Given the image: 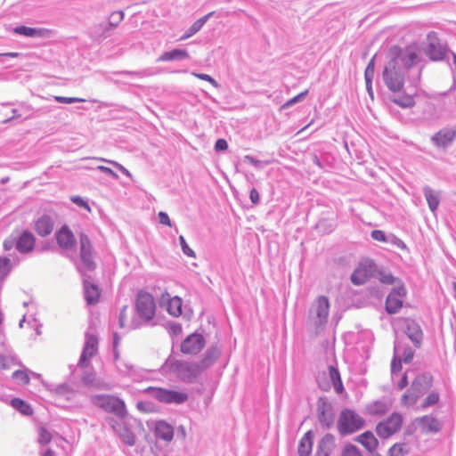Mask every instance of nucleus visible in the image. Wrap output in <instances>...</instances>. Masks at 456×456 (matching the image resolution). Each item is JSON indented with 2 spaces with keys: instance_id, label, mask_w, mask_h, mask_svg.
<instances>
[{
  "instance_id": "58",
  "label": "nucleus",
  "mask_w": 456,
  "mask_h": 456,
  "mask_svg": "<svg viewBox=\"0 0 456 456\" xmlns=\"http://www.w3.org/2000/svg\"><path fill=\"white\" fill-rule=\"evenodd\" d=\"M159 223L162 224H165V225H167V226H171L172 225L169 216H167V213H165L163 211H160L159 213Z\"/></svg>"
},
{
  "instance_id": "43",
  "label": "nucleus",
  "mask_w": 456,
  "mask_h": 456,
  "mask_svg": "<svg viewBox=\"0 0 456 456\" xmlns=\"http://www.w3.org/2000/svg\"><path fill=\"white\" fill-rule=\"evenodd\" d=\"M341 456H362V455L357 447H355L354 445L349 444L344 448Z\"/></svg>"
},
{
  "instance_id": "26",
  "label": "nucleus",
  "mask_w": 456,
  "mask_h": 456,
  "mask_svg": "<svg viewBox=\"0 0 456 456\" xmlns=\"http://www.w3.org/2000/svg\"><path fill=\"white\" fill-rule=\"evenodd\" d=\"M313 447V433L307 431L301 438L298 445V454L300 456H309Z\"/></svg>"
},
{
  "instance_id": "51",
  "label": "nucleus",
  "mask_w": 456,
  "mask_h": 456,
  "mask_svg": "<svg viewBox=\"0 0 456 456\" xmlns=\"http://www.w3.org/2000/svg\"><path fill=\"white\" fill-rule=\"evenodd\" d=\"M101 161H104V162H108L110 164H111L112 166H114L115 167H117L118 170H120L126 176H128V177H131V173L129 172V170H127L125 167H123L121 164L116 162V161H113V160H108V159H99Z\"/></svg>"
},
{
  "instance_id": "22",
  "label": "nucleus",
  "mask_w": 456,
  "mask_h": 456,
  "mask_svg": "<svg viewBox=\"0 0 456 456\" xmlns=\"http://www.w3.org/2000/svg\"><path fill=\"white\" fill-rule=\"evenodd\" d=\"M154 432L156 437L166 442H171L174 437L173 427L163 420L156 423Z\"/></svg>"
},
{
  "instance_id": "28",
  "label": "nucleus",
  "mask_w": 456,
  "mask_h": 456,
  "mask_svg": "<svg viewBox=\"0 0 456 456\" xmlns=\"http://www.w3.org/2000/svg\"><path fill=\"white\" fill-rule=\"evenodd\" d=\"M167 310L169 314L178 317L182 314V299L179 297L168 298L167 302Z\"/></svg>"
},
{
  "instance_id": "13",
  "label": "nucleus",
  "mask_w": 456,
  "mask_h": 456,
  "mask_svg": "<svg viewBox=\"0 0 456 456\" xmlns=\"http://www.w3.org/2000/svg\"><path fill=\"white\" fill-rule=\"evenodd\" d=\"M406 295L405 288L397 286L387 297L386 309L389 314L397 313L403 306V298Z\"/></svg>"
},
{
  "instance_id": "11",
  "label": "nucleus",
  "mask_w": 456,
  "mask_h": 456,
  "mask_svg": "<svg viewBox=\"0 0 456 456\" xmlns=\"http://www.w3.org/2000/svg\"><path fill=\"white\" fill-rule=\"evenodd\" d=\"M375 270V264L371 260H364L352 273L351 281L354 285H362L373 276Z\"/></svg>"
},
{
  "instance_id": "24",
  "label": "nucleus",
  "mask_w": 456,
  "mask_h": 456,
  "mask_svg": "<svg viewBox=\"0 0 456 456\" xmlns=\"http://www.w3.org/2000/svg\"><path fill=\"white\" fill-rule=\"evenodd\" d=\"M85 298L89 305H94L99 301L101 291L99 288L88 281L84 283Z\"/></svg>"
},
{
  "instance_id": "17",
  "label": "nucleus",
  "mask_w": 456,
  "mask_h": 456,
  "mask_svg": "<svg viewBox=\"0 0 456 456\" xmlns=\"http://www.w3.org/2000/svg\"><path fill=\"white\" fill-rule=\"evenodd\" d=\"M35 244L34 235L28 231H24L17 240L16 248L20 253H28L34 249Z\"/></svg>"
},
{
  "instance_id": "42",
  "label": "nucleus",
  "mask_w": 456,
  "mask_h": 456,
  "mask_svg": "<svg viewBox=\"0 0 456 456\" xmlns=\"http://www.w3.org/2000/svg\"><path fill=\"white\" fill-rule=\"evenodd\" d=\"M54 100L59 103H65V104L86 102V100L83 98L64 97V96H54Z\"/></svg>"
},
{
  "instance_id": "38",
  "label": "nucleus",
  "mask_w": 456,
  "mask_h": 456,
  "mask_svg": "<svg viewBox=\"0 0 456 456\" xmlns=\"http://www.w3.org/2000/svg\"><path fill=\"white\" fill-rule=\"evenodd\" d=\"M19 364L16 358L12 355L4 356L0 354V370H6L13 365Z\"/></svg>"
},
{
  "instance_id": "61",
  "label": "nucleus",
  "mask_w": 456,
  "mask_h": 456,
  "mask_svg": "<svg viewBox=\"0 0 456 456\" xmlns=\"http://www.w3.org/2000/svg\"><path fill=\"white\" fill-rule=\"evenodd\" d=\"M249 198L253 204L258 203L260 197L258 191L255 188L251 189L249 192Z\"/></svg>"
},
{
  "instance_id": "54",
  "label": "nucleus",
  "mask_w": 456,
  "mask_h": 456,
  "mask_svg": "<svg viewBox=\"0 0 456 456\" xmlns=\"http://www.w3.org/2000/svg\"><path fill=\"white\" fill-rule=\"evenodd\" d=\"M379 281L384 284H394L397 279L390 273H380Z\"/></svg>"
},
{
  "instance_id": "48",
  "label": "nucleus",
  "mask_w": 456,
  "mask_h": 456,
  "mask_svg": "<svg viewBox=\"0 0 456 456\" xmlns=\"http://www.w3.org/2000/svg\"><path fill=\"white\" fill-rule=\"evenodd\" d=\"M124 19V12L119 11V12H112L110 16V24L111 26H117L119 22H121Z\"/></svg>"
},
{
  "instance_id": "12",
  "label": "nucleus",
  "mask_w": 456,
  "mask_h": 456,
  "mask_svg": "<svg viewBox=\"0 0 456 456\" xmlns=\"http://www.w3.org/2000/svg\"><path fill=\"white\" fill-rule=\"evenodd\" d=\"M79 256L87 269L93 270L95 268L93 246L89 237L85 233H81L79 236Z\"/></svg>"
},
{
  "instance_id": "14",
  "label": "nucleus",
  "mask_w": 456,
  "mask_h": 456,
  "mask_svg": "<svg viewBox=\"0 0 456 456\" xmlns=\"http://www.w3.org/2000/svg\"><path fill=\"white\" fill-rule=\"evenodd\" d=\"M98 339L94 335H87L86 344L79 359L81 367H87L90 360L97 354Z\"/></svg>"
},
{
  "instance_id": "55",
  "label": "nucleus",
  "mask_w": 456,
  "mask_h": 456,
  "mask_svg": "<svg viewBox=\"0 0 456 456\" xmlns=\"http://www.w3.org/2000/svg\"><path fill=\"white\" fill-rule=\"evenodd\" d=\"M307 93H308V91L305 90V91L300 93L299 94L296 95L295 97L291 98L290 100H289L282 105V108L289 107V106L293 105L294 103L297 102L301 98H303L305 95H306Z\"/></svg>"
},
{
  "instance_id": "30",
  "label": "nucleus",
  "mask_w": 456,
  "mask_h": 456,
  "mask_svg": "<svg viewBox=\"0 0 456 456\" xmlns=\"http://www.w3.org/2000/svg\"><path fill=\"white\" fill-rule=\"evenodd\" d=\"M329 377L331 380V383H332L336 392L338 394H341L344 391V387H343L340 374L335 367H333V366L329 367Z\"/></svg>"
},
{
  "instance_id": "46",
  "label": "nucleus",
  "mask_w": 456,
  "mask_h": 456,
  "mask_svg": "<svg viewBox=\"0 0 456 456\" xmlns=\"http://www.w3.org/2000/svg\"><path fill=\"white\" fill-rule=\"evenodd\" d=\"M70 200L74 204L78 206L79 208H82L86 209V211L91 212V208H90L89 204L87 203V201H86L80 196H72L70 198Z\"/></svg>"
},
{
  "instance_id": "6",
  "label": "nucleus",
  "mask_w": 456,
  "mask_h": 456,
  "mask_svg": "<svg viewBox=\"0 0 456 456\" xmlns=\"http://www.w3.org/2000/svg\"><path fill=\"white\" fill-rule=\"evenodd\" d=\"M403 422L402 414L394 412L387 419L377 424L376 433L380 438L387 439L401 429Z\"/></svg>"
},
{
  "instance_id": "44",
  "label": "nucleus",
  "mask_w": 456,
  "mask_h": 456,
  "mask_svg": "<svg viewBox=\"0 0 456 456\" xmlns=\"http://www.w3.org/2000/svg\"><path fill=\"white\" fill-rule=\"evenodd\" d=\"M438 401H439V394L436 393V392H432L426 397V399L423 403V407L426 408V407L434 405V404L437 403Z\"/></svg>"
},
{
  "instance_id": "37",
  "label": "nucleus",
  "mask_w": 456,
  "mask_h": 456,
  "mask_svg": "<svg viewBox=\"0 0 456 456\" xmlns=\"http://www.w3.org/2000/svg\"><path fill=\"white\" fill-rule=\"evenodd\" d=\"M393 102L403 108H410L415 104L414 97L412 95H403L394 99Z\"/></svg>"
},
{
  "instance_id": "62",
  "label": "nucleus",
  "mask_w": 456,
  "mask_h": 456,
  "mask_svg": "<svg viewBox=\"0 0 456 456\" xmlns=\"http://www.w3.org/2000/svg\"><path fill=\"white\" fill-rule=\"evenodd\" d=\"M98 169L101 170L102 172L109 175H111L114 178H118V175L110 167H104V166H99Z\"/></svg>"
},
{
  "instance_id": "60",
  "label": "nucleus",
  "mask_w": 456,
  "mask_h": 456,
  "mask_svg": "<svg viewBox=\"0 0 456 456\" xmlns=\"http://www.w3.org/2000/svg\"><path fill=\"white\" fill-rule=\"evenodd\" d=\"M413 356H414V352L411 348H408L403 353V361L405 363H409L413 359Z\"/></svg>"
},
{
  "instance_id": "1",
  "label": "nucleus",
  "mask_w": 456,
  "mask_h": 456,
  "mask_svg": "<svg viewBox=\"0 0 456 456\" xmlns=\"http://www.w3.org/2000/svg\"><path fill=\"white\" fill-rule=\"evenodd\" d=\"M218 355V350L216 347H211L206 351L202 359L198 362H175L174 370L180 380L192 383L206 369L216 361Z\"/></svg>"
},
{
  "instance_id": "15",
  "label": "nucleus",
  "mask_w": 456,
  "mask_h": 456,
  "mask_svg": "<svg viewBox=\"0 0 456 456\" xmlns=\"http://www.w3.org/2000/svg\"><path fill=\"white\" fill-rule=\"evenodd\" d=\"M428 46L426 48L427 55L432 61L443 60L445 56L444 49L439 43V39L435 33H429L428 35Z\"/></svg>"
},
{
  "instance_id": "41",
  "label": "nucleus",
  "mask_w": 456,
  "mask_h": 456,
  "mask_svg": "<svg viewBox=\"0 0 456 456\" xmlns=\"http://www.w3.org/2000/svg\"><path fill=\"white\" fill-rule=\"evenodd\" d=\"M52 440L51 433L45 428H40L38 430V442L41 444H47Z\"/></svg>"
},
{
  "instance_id": "8",
  "label": "nucleus",
  "mask_w": 456,
  "mask_h": 456,
  "mask_svg": "<svg viewBox=\"0 0 456 456\" xmlns=\"http://www.w3.org/2000/svg\"><path fill=\"white\" fill-rule=\"evenodd\" d=\"M135 309L142 320L149 321L152 319L156 311L153 297L147 292L140 291L136 297Z\"/></svg>"
},
{
  "instance_id": "50",
  "label": "nucleus",
  "mask_w": 456,
  "mask_h": 456,
  "mask_svg": "<svg viewBox=\"0 0 456 456\" xmlns=\"http://www.w3.org/2000/svg\"><path fill=\"white\" fill-rule=\"evenodd\" d=\"M402 362L403 360L398 357L395 356L391 362V371L393 374L398 373L402 370Z\"/></svg>"
},
{
  "instance_id": "39",
  "label": "nucleus",
  "mask_w": 456,
  "mask_h": 456,
  "mask_svg": "<svg viewBox=\"0 0 456 456\" xmlns=\"http://www.w3.org/2000/svg\"><path fill=\"white\" fill-rule=\"evenodd\" d=\"M11 271V260L8 257H0V279H4Z\"/></svg>"
},
{
  "instance_id": "49",
  "label": "nucleus",
  "mask_w": 456,
  "mask_h": 456,
  "mask_svg": "<svg viewBox=\"0 0 456 456\" xmlns=\"http://www.w3.org/2000/svg\"><path fill=\"white\" fill-rule=\"evenodd\" d=\"M374 75V57L370 61L365 72H364V77L365 81L370 82V79L372 80Z\"/></svg>"
},
{
  "instance_id": "4",
  "label": "nucleus",
  "mask_w": 456,
  "mask_h": 456,
  "mask_svg": "<svg viewBox=\"0 0 456 456\" xmlns=\"http://www.w3.org/2000/svg\"><path fill=\"white\" fill-rule=\"evenodd\" d=\"M364 425V419L354 411L346 409L340 413L338 419V430L341 434H351L361 429Z\"/></svg>"
},
{
  "instance_id": "56",
  "label": "nucleus",
  "mask_w": 456,
  "mask_h": 456,
  "mask_svg": "<svg viewBox=\"0 0 456 456\" xmlns=\"http://www.w3.org/2000/svg\"><path fill=\"white\" fill-rule=\"evenodd\" d=\"M371 237L373 240L385 242L387 240L384 232L380 230H374L371 232Z\"/></svg>"
},
{
  "instance_id": "53",
  "label": "nucleus",
  "mask_w": 456,
  "mask_h": 456,
  "mask_svg": "<svg viewBox=\"0 0 456 456\" xmlns=\"http://www.w3.org/2000/svg\"><path fill=\"white\" fill-rule=\"evenodd\" d=\"M127 305H125L120 314H119V319H118V322H119V326L121 328H125L126 326V323H127Z\"/></svg>"
},
{
  "instance_id": "33",
  "label": "nucleus",
  "mask_w": 456,
  "mask_h": 456,
  "mask_svg": "<svg viewBox=\"0 0 456 456\" xmlns=\"http://www.w3.org/2000/svg\"><path fill=\"white\" fill-rule=\"evenodd\" d=\"M12 406L21 414L30 416L33 414L32 407L25 401L20 398H13L11 402Z\"/></svg>"
},
{
  "instance_id": "18",
  "label": "nucleus",
  "mask_w": 456,
  "mask_h": 456,
  "mask_svg": "<svg viewBox=\"0 0 456 456\" xmlns=\"http://www.w3.org/2000/svg\"><path fill=\"white\" fill-rule=\"evenodd\" d=\"M422 433H435L439 431L441 425L437 419L433 416H424L416 420Z\"/></svg>"
},
{
  "instance_id": "36",
  "label": "nucleus",
  "mask_w": 456,
  "mask_h": 456,
  "mask_svg": "<svg viewBox=\"0 0 456 456\" xmlns=\"http://www.w3.org/2000/svg\"><path fill=\"white\" fill-rule=\"evenodd\" d=\"M408 450L407 444L396 443L389 448L387 456H404L408 452Z\"/></svg>"
},
{
  "instance_id": "7",
  "label": "nucleus",
  "mask_w": 456,
  "mask_h": 456,
  "mask_svg": "<svg viewBox=\"0 0 456 456\" xmlns=\"http://www.w3.org/2000/svg\"><path fill=\"white\" fill-rule=\"evenodd\" d=\"M151 395L160 403H183L188 400V395L185 392L170 390L161 387H150L146 389Z\"/></svg>"
},
{
  "instance_id": "2",
  "label": "nucleus",
  "mask_w": 456,
  "mask_h": 456,
  "mask_svg": "<svg viewBox=\"0 0 456 456\" xmlns=\"http://www.w3.org/2000/svg\"><path fill=\"white\" fill-rule=\"evenodd\" d=\"M92 402L95 406L119 418H125L127 414L124 401L117 396L98 395L92 397Z\"/></svg>"
},
{
  "instance_id": "5",
  "label": "nucleus",
  "mask_w": 456,
  "mask_h": 456,
  "mask_svg": "<svg viewBox=\"0 0 456 456\" xmlns=\"http://www.w3.org/2000/svg\"><path fill=\"white\" fill-rule=\"evenodd\" d=\"M432 379L422 375L418 377L411 384V388L403 395L401 401L403 405H411L417 402L423 391L431 387Z\"/></svg>"
},
{
  "instance_id": "29",
  "label": "nucleus",
  "mask_w": 456,
  "mask_h": 456,
  "mask_svg": "<svg viewBox=\"0 0 456 456\" xmlns=\"http://www.w3.org/2000/svg\"><path fill=\"white\" fill-rule=\"evenodd\" d=\"M214 12H211L208 14H206L205 16L201 17L200 19L197 20L191 27L190 28L188 29V32L186 34H184L182 37H181V40H184V39H187L189 38L190 37H191L192 35L196 34L201 28L202 26L207 22V20L209 19V17L212 16Z\"/></svg>"
},
{
  "instance_id": "59",
  "label": "nucleus",
  "mask_w": 456,
  "mask_h": 456,
  "mask_svg": "<svg viewBox=\"0 0 456 456\" xmlns=\"http://www.w3.org/2000/svg\"><path fill=\"white\" fill-rule=\"evenodd\" d=\"M228 148V143L224 139H218L215 144L216 151H225Z\"/></svg>"
},
{
  "instance_id": "25",
  "label": "nucleus",
  "mask_w": 456,
  "mask_h": 456,
  "mask_svg": "<svg viewBox=\"0 0 456 456\" xmlns=\"http://www.w3.org/2000/svg\"><path fill=\"white\" fill-rule=\"evenodd\" d=\"M390 403L385 401H375L367 406V411L373 416H383L390 409Z\"/></svg>"
},
{
  "instance_id": "3",
  "label": "nucleus",
  "mask_w": 456,
  "mask_h": 456,
  "mask_svg": "<svg viewBox=\"0 0 456 456\" xmlns=\"http://www.w3.org/2000/svg\"><path fill=\"white\" fill-rule=\"evenodd\" d=\"M383 77L387 86L392 91H400L403 87L404 77L396 58L391 60L385 68Z\"/></svg>"
},
{
  "instance_id": "9",
  "label": "nucleus",
  "mask_w": 456,
  "mask_h": 456,
  "mask_svg": "<svg viewBox=\"0 0 456 456\" xmlns=\"http://www.w3.org/2000/svg\"><path fill=\"white\" fill-rule=\"evenodd\" d=\"M330 303L328 297H318L311 307V316L315 326H323L328 320Z\"/></svg>"
},
{
  "instance_id": "32",
  "label": "nucleus",
  "mask_w": 456,
  "mask_h": 456,
  "mask_svg": "<svg viewBox=\"0 0 456 456\" xmlns=\"http://www.w3.org/2000/svg\"><path fill=\"white\" fill-rule=\"evenodd\" d=\"M188 57V53L185 50L175 49L166 52L160 56L159 60L162 61H170L174 60H182Z\"/></svg>"
},
{
  "instance_id": "16",
  "label": "nucleus",
  "mask_w": 456,
  "mask_h": 456,
  "mask_svg": "<svg viewBox=\"0 0 456 456\" xmlns=\"http://www.w3.org/2000/svg\"><path fill=\"white\" fill-rule=\"evenodd\" d=\"M58 245L64 249H70L75 246L76 240L70 229L64 225L56 232Z\"/></svg>"
},
{
  "instance_id": "19",
  "label": "nucleus",
  "mask_w": 456,
  "mask_h": 456,
  "mask_svg": "<svg viewBox=\"0 0 456 456\" xmlns=\"http://www.w3.org/2000/svg\"><path fill=\"white\" fill-rule=\"evenodd\" d=\"M53 224L51 216L44 215L36 220L34 229L39 236L45 237L53 232Z\"/></svg>"
},
{
  "instance_id": "23",
  "label": "nucleus",
  "mask_w": 456,
  "mask_h": 456,
  "mask_svg": "<svg viewBox=\"0 0 456 456\" xmlns=\"http://www.w3.org/2000/svg\"><path fill=\"white\" fill-rule=\"evenodd\" d=\"M356 441L367 451L372 452L379 446V441L371 431H366L357 436Z\"/></svg>"
},
{
  "instance_id": "31",
  "label": "nucleus",
  "mask_w": 456,
  "mask_h": 456,
  "mask_svg": "<svg viewBox=\"0 0 456 456\" xmlns=\"http://www.w3.org/2000/svg\"><path fill=\"white\" fill-rule=\"evenodd\" d=\"M424 193L426 200L428 201V207L432 212L436 211L439 206V195L437 192H435L429 187H426L424 189Z\"/></svg>"
},
{
  "instance_id": "52",
  "label": "nucleus",
  "mask_w": 456,
  "mask_h": 456,
  "mask_svg": "<svg viewBox=\"0 0 456 456\" xmlns=\"http://www.w3.org/2000/svg\"><path fill=\"white\" fill-rule=\"evenodd\" d=\"M417 60H418V55L416 53L408 52L405 56V59H404V62L407 67H411V65L416 63Z\"/></svg>"
},
{
  "instance_id": "21",
  "label": "nucleus",
  "mask_w": 456,
  "mask_h": 456,
  "mask_svg": "<svg viewBox=\"0 0 456 456\" xmlns=\"http://www.w3.org/2000/svg\"><path fill=\"white\" fill-rule=\"evenodd\" d=\"M456 137V130L444 128L437 132L432 138L433 142L439 147H445Z\"/></svg>"
},
{
  "instance_id": "35",
  "label": "nucleus",
  "mask_w": 456,
  "mask_h": 456,
  "mask_svg": "<svg viewBox=\"0 0 456 456\" xmlns=\"http://www.w3.org/2000/svg\"><path fill=\"white\" fill-rule=\"evenodd\" d=\"M14 32L19 35H23V36L30 37H40L43 35L42 29H37L34 28L26 27V26L16 27L14 28Z\"/></svg>"
},
{
  "instance_id": "57",
  "label": "nucleus",
  "mask_w": 456,
  "mask_h": 456,
  "mask_svg": "<svg viewBox=\"0 0 456 456\" xmlns=\"http://www.w3.org/2000/svg\"><path fill=\"white\" fill-rule=\"evenodd\" d=\"M193 75L195 77H197L198 78L201 79V80H205V81L209 82L215 87L218 86L217 82L213 77H211L209 75H208V74H197V73H194Z\"/></svg>"
},
{
  "instance_id": "27",
  "label": "nucleus",
  "mask_w": 456,
  "mask_h": 456,
  "mask_svg": "<svg viewBox=\"0 0 456 456\" xmlns=\"http://www.w3.org/2000/svg\"><path fill=\"white\" fill-rule=\"evenodd\" d=\"M113 428L126 444L129 446L134 444V436L126 426L118 424L116 427L113 426Z\"/></svg>"
},
{
  "instance_id": "64",
  "label": "nucleus",
  "mask_w": 456,
  "mask_h": 456,
  "mask_svg": "<svg viewBox=\"0 0 456 456\" xmlns=\"http://www.w3.org/2000/svg\"><path fill=\"white\" fill-rule=\"evenodd\" d=\"M171 332L173 335H180L182 333V327L179 324L173 325L171 327Z\"/></svg>"
},
{
  "instance_id": "34",
  "label": "nucleus",
  "mask_w": 456,
  "mask_h": 456,
  "mask_svg": "<svg viewBox=\"0 0 456 456\" xmlns=\"http://www.w3.org/2000/svg\"><path fill=\"white\" fill-rule=\"evenodd\" d=\"M319 420L326 426H330L332 422L333 415L329 406L322 404L319 407Z\"/></svg>"
},
{
  "instance_id": "63",
  "label": "nucleus",
  "mask_w": 456,
  "mask_h": 456,
  "mask_svg": "<svg viewBox=\"0 0 456 456\" xmlns=\"http://www.w3.org/2000/svg\"><path fill=\"white\" fill-rule=\"evenodd\" d=\"M408 385V378H407V375L406 374H403L402 379H401V381L398 383V388L400 390L403 389L404 387H406Z\"/></svg>"
},
{
  "instance_id": "20",
  "label": "nucleus",
  "mask_w": 456,
  "mask_h": 456,
  "mask_svg": "<svg viewBox=\"0 0 456 456\" xmlns=\"http://www.w3.org/2000/svg\"><path fill=\"white\" fill-rule=\"evenodd\" d=\"M405 332L415 346L420 347L423 339V332L419 325L414 321H409L407 322Z\"/></svg>"
},
{
  "instance_id": "40",
  "label": "nucleus",
  "mask_w": 456,
  "mask_h": 456,
  "mask_svg": "<svg viewBox=\"0 0 456 456\" xmlns=\"http://www.w3.org/2000/svg\"><path fill=\"white\" fill-rule=\"evenodd\" d=\"M12 378L19 383L28 385L30 381L28 374L25 370H15L12 373Z\"/></svg>"
},
{
  "instance_id": "10",
  "label": "nucleus",
  "mask_w": 456,
  "mask_h": 456,
  "mask_svg": "<svg viewBox=\"0 0 456 456\" xmlns=\"http://www.w3.org/2000/svg\"><path fill=\"white\" fill-rule=\"evenodd\" d=\"M206 341L200 333H192L187 336L180 345V351L185 355H196L205 347Z\"/></svg>"
},
{
  "instance_id": "45",
  "label": "nucleus",
  "mask_w": 456,
  "mask_h": 456,
  "mask_svg": "<svg viewBox=\"0 0 456 456\" xmlns=\"http://www.w3.org/2000/svg\"><path fill=\"white\" fill-rule=\"evenodd\" d=\"M179 240H180V244H181L183 252L190 257H195L196 256L195 252L189 247V245L187 244V242L183 235H181L179 237Z\"/></svg>"
},
{
  "instance_id": "47",
  "label": "nucleus",
  "mask_w": 456,
  "mask_h": 456,
  "mask_svg": "<svg viewBox=\"0 0 456 456\" xmlns=\"http://www.w3.org/2000/svg\"><path fill=\"white\" fill-rule=\"evenodd\" d=\"M317 380H318L319 387L322 390L328 391L330 389V382L327 380L326 373L323 372V373L319 374Z\"/></svg>"
}]
</instances>
